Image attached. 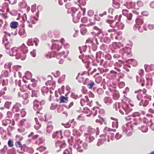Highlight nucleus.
<instances>
[{"label": "nucleus", "instance_id": "052dcab7", "mask_svg": "<svg viewBox=\"0 0 154 154\" xmlns=\"http://www.w3.org/2000/svg\"><path fill=\"white\" fill-rule=\"evenodd\" d=\"M71 126V125L69 124L68 123H67L66 124H65V125L64 126V127L66 128H68L70 127Z\"/></svg>", "mask_w": 154, "mask_h": 154}, {"label": "nucleus", "instance_id": "9b49d317", "mask_svg": "<svg viewBox=\"0 0 154 154\" xmlns=\"http://www.w3.org/2000/svg\"><path fill=\"white\" fill-rule=\"evenodd\" d=\"M53 126L51 125H48L47 127L46 131L48 133H50L53 130Z\"/></svg>", "mask_w": 154, "mask_h": 154}, {"label": "nucleus", "instance_id": "4be33fe9", "mask_svg": "<svg viewBox=\"0 0 154 154\" xmlns=\"http://www.w3.org/2000/svg\"><path fill=\"white\" fill-rule=\"evenodd\" d=\"M12 109L13 112L14 111L15 112H17L19 111V107L16 105H15L13 106Z\"/></svg>", "mask_w": 154, "mask_h": 154}, {"label": "nucleus", "instance_id": "8fccbe9b", "mask_svg": "<svg viewBox=\"0 0 154 154\" xmlns=\"http://www.w3.org/2000/svg\"><path fill=\"white\" fill-rule=\"evenodd\" d=\"M83 146L85 149H87L88 148V145L86 143H84L83 145Z\"/></svg>", "mask_w": 154, "mask_h": 154}, {"label": "nucleus", "instance_id": "dca6fc26", "mask_svg": "<svg viewBox=\"0 0 154 154\" xmlns=\"http://www.w3.org/2000/svg\"><path fill=\"white\" fill-rule=\"evenodd\" d=\"M38 91H35V90H32V94L31 97H38Z\"/></svg>", "mask_w": 154, "mask_h": 154}, {"label": "nucleus", "instance_id": "7c9ffc66", "mask_svg": "<svg viewBox=\"0 0 154 154\" xmlns=\"http://www.w3.org/2000/svg\"><path fill=\"white\" fill-rule=\"evenodd\" d=\"M8 84V80L7 79H4L2 82V85L3 86H6Z\"/></svg>", "mask_w": 154, "mask_h": 154}, {"label": "nucleus", "instance_id": "aec40b11", "mask_svg": "<svg viewBox=\"0 0 154 154\" xmlns=\"http://www.w3.org/2000/svg\"><path fill=\"white\" fill-rule=\"evenodd\" d=\"M28 97V94L26 93H23L22 94V97L25 100H27V101H28V100H27V98Z\"/></svg>", "mask_w": 154, "mask_h": 154}, {"label": "nucleus", "instance_id": "0e129e2a", "mask_svg": "<svg viewBox=\"0 0 154 154\" xmlns=\"http://www.w3.org/2000/svg\"><path fill=\"white\" fill-rule=\"evenodd\" d=\"M71 10L73 12V13H75L76 12V11H77V9H76V8H71Z\"/></svg>", "mask_w": 154, "mask_h": 154}, {"label": "nucleus", "instance_id": "774afa93", "mask_svg": "<svg viewBox=\"0 0 154 154\" xmlns=\"http://www.w3.org/2000/svg\"><path fill=\"white\" fill-rule=\"evenodd\" d=\"M73 104H74V103L73 102H71L70 103V104L68 108H70L73 105Z\"/></svg>", "mask_w": 154, "mask_h": 154}, {"label": "nucleus", "instance_id": "bf43d9fd", "mask_svg": "<svg viewBox=\"0 0 154 154\" xmlns=\"http://www.w3.org/2000/svg\"><path fill=\"white\" fill-rule=\"evenodd\" d=\"M83 102H85V100L84 99H82L81 100L80 103L82 106H83Z\"/></svg>", "mask_w": 154, "mask_h": 154}, {"label": "nucleus", "instance_id": "c9c22d12", "mask_svg": "<svg viewBox=\"0 0 154 154\" xmlns=\"http://www.w3.org/2000/svg\"><path fill=\"white\" fill-rule=\"evenodd\" d=\"M36 6V4H35L32 6L31 10L32 12H34V11L35 10Z\"/></svg>", "mask_w": 154, "mask_h": 154}, {"label": "nucleus", "instance_id": "6ab92c4d", "mask_svg": "<svg viewBox=\"0 0 154 154\" xmlns=\"http://www.w3.org/2000/svg\"><path fill=\"white\" fill-rule=\"evenodd\" d=\"M113 3L115 5L114 7L116 8H119L120 5L119 3L116 1L115 0H113Z\"/></svg>", "mask_w": 154, "mask_h": 154}, {"label": "nucleus", "instance_id": "f03ea898", "mask_svg": "<svg viewBox=\"0 0 154 154\" xmlns=\"http://www.w3.org/2000/svg\"><path fill=\"white\" fill-rule=\"evenodd\" d=\"M122 14L127 17V19L130 20L132 19V14L131 13H129L128 10L126 9H123L122 11Z\"/></svg>", "mask_w": 154, "mask_h": 154}, {"label": "nucleus", "instance_id": "09e8293b", "mask_svg": "<svg viewBox=\"0 0 154 154\" xmlns=\"http://www.w3.org/2000/svg\"><path fill=\"white\" fill-rule=\"evenodd\" d=\"M154 27L153 25L149 24L148 25V28L150 30H152L154 29Z\"/></svg>", "mask_w": 154, "mask_h": 154}, {"label": "nucleus", "instance_id": "1a4fd4ad", "mask_svg": "<svg viewBox=\"0 0 154 154\" xmlns=\"http://www.w3.org/2000/svg\"><path fill=\"white\" fill-rule=\"evenodd\" d=\"M136 24L138 26H140V25L142 24L143 23V20L140 18H137L136 20Z\"/></svg>", "mask_w": 154, "mask_h": 154}, {"label": "nucleus", "instance_id": "bb28decb", "mask_svg": "<svg viewBox=\"0 0 154 154\" xmlns=\"http://www.w3.org/2000/svg\"><path fill=\"white\" fill-rule=\"evenodd\" d=\"M21 51L24 54H26L27 53L28 50L27 49V48L26 46H25L24 48H23L21 49Z\"/></svg>", "mask_w": 154, "mask_h": 154}, {"label": "nucleus", "instance_id": "13d9d810", "mask_svg": "<svg viewBox=\"0 0 154 154\" xmlns=\"http://www.w3.org/2000/svg\"><path fill=\"white\" fill-rule=\"evenodd\" d=\"M148 104V102L147 100H145L143 104V106L144 107L146 106Z\"/></svg>", "mask_w": 154, "mask_h": 154}, {"label": "nucleus", "instance_id": "e433bc0d", "mask_svg": "<svg viewBox=\"0 0 154 154\" xmlns=\"http://www.w3.org/2000/svg\"><path fill=\"white\" fill-rule=\"evenodd\" d=\"M86 32L87 29H83L81 30V33L82 35H84L85 34Z\"/></svg>", "mask_w": 154, "mask_h": 154}, {"label": "nucleus", "instance_id": "f8f14e48", "mask_svg": "<svg viewBox=\"0 0 154 154\" xmlns=\"http://www.w3.org/2000/svg\"><path fill=\"white\" fill-rule=\"evenodd\" d=\"M11 120L9 119H7L5 120H3L2 121V124L5 126H6L8 124H11Z\"/></svg>", "mask_w": 154, "mask_h": 154}, {"label": "nucleus", "instance_id": "58836bf2", "mask_svg": "<svg viewBox=\"0 0 154 154\" xmlns=\"http://www.w3.org/2000/svg\"><path fill=\"white\" fill-rule=\"evenodd\" d=\"M101 78L100 77H98L96 79V82L98 83H100L101 81Z\"/></svg>", "mask_w": 154, "mask_h": 154}, {"label": "nucleus", "instance_id": "3c124183", "mask_svg": "<svg viewBox=\"0 0 154 154\" xmlns=\"http://www.w3.org/2000/svg\"><path fill=\"white\" fill-rule=\"evenodd\" d=\"M1 154H5V151L4 149H2L0 150Z\"/></svg>", "mask_w": 154, "mask_h": 154}, {"label": "nucleus", "instance_id": "f704fd0d", "mask_svg": "<svg viewBox=\"0 0 154 154\" xmlns=\"http://www.w3.org/2000/svg\"><path fill=\"white\" fill-rule=\"evenodd\" d=\"M36 50L33 49L32 51L30 52V54L32 57H35L36 56Z\"/></svg>", "mask_w": 154, "mask_h": 154}, {"label": "nucleus", "instance_id": "20e7f679", "mask_svg": "<svg viewBox=\"0 0 154 154\" xmlns=\"http://www.w3.org/2000/svg\"><path fill=\"white\" fill-rule=\"evenodd\" d=\"M17 48L16 47H14L11 48L10 55L11 56H15L17 54Z\"/></svg>", "mask_w": 154, "mask_h": 154}, {"label": "nucleus", "instance_id": "473e14b6", "mask_svg": "<svg viewBox=\"0 0 154 154\" xmlns=\"http://www.w3.org/2000/svg\"><path fill=\"white\" fill-rule=\"evenodd\" d=\"M27 44L29 46L33 45L32 39V38L29 39L28 42H27Z\"/></svg>", "mask_w": 154, "mask_h": 154}, {"label": "nucleus", "instance_id": "603ef678", "mask_svg": "<svg viewBox=\"0 0 154 154\" xmlns=\"http://www.w3.org/2000/svg\"><path fill=\"white\" fill-rule=\"evenodd\" d=\"M33 41L35 43V45L36 46H37L38 44V39L37 38H35V40H33Z\"/></svg>", "mask_w": 154, "mask_h": 154}, {"label": "nucleus", "instance_id": "6e6d98bb", "mask_svg": "<svg viewBox=\"0 0 154 154\" xmlns=\"http://www.w3.org/2000/svg\"><path fill=\"white\" fill-rule=\"evenodd\" d=\"M26 74L28 75L30 78L32 77V75L30 72L29 71H27L26 72Z\"/></svg>", "mask_w": 154, "mask_h": 154}, {"label": "nucleus", "instance_id": "de8ad7c7", "mask_svg": "<svg viewBox=\"0 0 154 154\" xmlns=\"http://www.w3.org/2000/svg\"><path fill=\"white\" fill-rule=\"evenodd\" d=\"M94 14V12L93 10H90L88 11V15L90 16H91Z\"/></svg>", "mask_w": 154, "mask_h": 154}, {"label": "nucleus", "instance_id": "79ce46f5", "mask_svg": "<svg viewBox=\"0 0 154 154\" xmlns=\"http://www.w3.org/2000/svg\"><path fill=\"white\" fill-rule=\"evenodd\" d=\"M94 19L97 21H100V17H99L98 15L96 14L94 15Z\"/></svg>", "mask_w": 154, "mask_h": 154}, {"label": "nucleus", "instance_id": "ddd939ff", "mask_svg": "<svg viewBox=\"0 0 154 154\" xmlns=\"http://www.w3.org/2000/svg\"><path fill=\"white\" fill-rule=\"evenodd\" d=\"M94 85V82L93 81L90 80L89 81L87 86L89 88L91 89L93 87Z\"/></svg>", "mask_w": 154, "mask_h": 154}, {"label": "nucleus", "instance_id": "423d86ee", "mask_svg": "<svg viewBox=\"0 0 154 154\" xmlns=\"http://www.w3.org/2000/svg\"><path fill=\"white\" fill-rule=\"evenodd\" d=\"M18 23L16 21H13L11 22L10 24V27L14 29L16 28L18 26Z\"/></svg>", "mask_w": 154, "mask_h": 154}, {"label": "nucleus", "instance_id": "6e6552de", "mask_svg": "<svg viewBox=\"0 0 154 154\" xmlns=\"http://www.w3.org/2000/svg\"><path fill=\"white\" fill-rule=\"evenodd\" d=\"M144 66L145 69L146 71H147V68L150 69L152 71H153L154 69V65L153 64H151L150 65L145 64Z\"/></svg>", "mask_w": 154, "mask_h": 154}, {"label": "nucleus", "instance_id": "c03bdc74", "mask_svg": "<svg viewBox=\"0 0 154 154\" xmlns=\"http://www.w3.org/2000/svg\"><path fill=\"white\" fill-rule=\"evenodd\" d=\"M33 104H34L33 108L34 110H36L37 109V108L39 107V105L38 104L35 103L34 102H33Z\"/></svg>", "mask_w": 154, "mask_h": 154}, {"label": "nucleus", "instance_id": "72a5a7b5", "mask_svg": "<svg viewBox=\"0 0 154 154\" xmlns=\"http://www.w3.org/2000/svg\"><path fill=\"white\" fill-rule=\"evenodd\" d=\"M97 92L99 94H101L103 93V90L102 89L99 88L97 90Z\"/></svg>", "mask_w": 154, "mask_h": 154}, {"label": "nucleus", "instance_id": "4d7b16f0", "mask_svg": "<svg viewBox=\"0 0 154 154\" xmlns=\"http://www.w3.org/2000/svg\"><path fill=\"white\" fill-rule=\"evenodd\" d=\"M98 117L101 122H103L105 123L104 120L99 115Z\"/></svg>", "mask_w": 154, "mask_h": 154}, {"label": "nucleus", "instance_id": "c85d7f7f", "mask_svg": "<svg viewBox=\"0 0 154 154\" xmlns=\"http://www.w3.org/2000/svg\"><path fill=\"white\" fill-rule=\"evenodd\" d=\"M8 146L10 147H12L14 146L13 142L12 140H8Z\"/></svg>", "mask_w": 154, "mask_h": 154}, {"label": "nucleus", "instance_id": "4468645a", "mask_svg": "<svg viewBox=\"0 0 154 154\" xmlns=\"http://www.w3.org/2000/svg\"><path fill=\"white\" fill-rule=\"evenodd\" d=\"M11 105V102L9 101H6L5 105L4 107L7 109H9Z\"/></svg>", "mask_w": 154, "mask_h": 154}, {"label": "nucleus", "instance_id": "a211bd4d", "mask_svg": "<svg viewBox=\"0 0 154 154\" xmlns=\"http://www.w3.org/2000/svg\"><path fill=\"white\" fill-rule=\"evenodd\" d=\"M137 28L138 29L140 32H143V30L140 29L141 26H138L137 25H135L133 27L134 29L135 30H136V28Z\"/></svg>", "mask_w": 154, "mask_h": 154}, {"label": "nucleus", "instance_id": "a878e982", "mask_svg": "<svg viewBox=\"0 0 154 154\" xmlns=\"http://www.w3.org/2000/svg\"><path fill=\"white\" fill-rule=\"evenodd\" d=\"M15 145L17 147H20L22 148L23 147V146L21 143V142L19 141H17L16 142Z\"/></svg>", "mask_w": 154, "mask_h": 154}, {"label": "nucleus", "instance_id": "a18cd8bd", "mask_svg": "<svg viewBox=\"0 0 154 154\" xmlns=\"http://www.w3.org/2000/svg\"><path fill=\"white\" fill-rule=\"evenodd\" d=\"M137 4L139 6H141L143 5V3L142 2L140 1H138L137 2Z\"/></svg>", "mask_w": 154, "mask_h": 154}, {"label": "nucleus", "instance_id": "338daca9", "mask_svg": "<svg viewBox=\"0 0 154 154\" xmlns=\"http://www.w3.org/2000/svg\"><path fill=\"white\" fill-rule=\"evenodd\" d=\"M75 13H73L72 14V16L73 17V22L75 23H76L77 22V21H76V22H75V21H74V20L75 19V17H74L75 16Z\"/></svg>", "mask_w": 154, "mask_h": 154}, {"label": "nucleus", "instance_id": "f3484780", "mask_svg": "<svg viewBox=\"0 0 154 154\" xmlns=\"http://www.w3.org/2000/svg\"><path fill=\"white\" fill-rule=\"evenodd\" d=\"M61 143V142L60 141H57H57L55 142V144H56V146H60V148H63V146H65L66 144L65 143H61V144H60V145H58V143Z\"/></svg>", "mask_w": 154, "mask_h": 154}, {"label": "nucleus", "instance_id": "393cba45", "mask_svg": "<svg viewBox=\"0 0 154 154\" xmlns=\"http://www.w3.org/2000/svg\"><path fill=\"white\" fill-rule=\"evenodd\" d=\"M94 139V137L93 136H90L88 138L86 139L87 141L89 142H92Z\"/></svg>", "mask_w": 154, "mask_h": 154}, {"label": "nucleus", "instance_id": "a19ab883", "mask_svg": "<svg viewBox=\"0 0 154 154\" xmlns=\"http://www.w3.org/2000/svg\"><path fill=\"white\" fill-rule=\"evenodd\" d=\"M135 117L137 116H139L140 115V114L138 112H134L132 115H131Z\"/></svg>", "mask_w": 154, "mask_h": 154}, {"label": "nucleus", "instance_id": "f257e3e1", "mask_svg": "<svg viewBox=\"0 0 154 154\" xmlns=\"http://www.w3.org/2000/svg\"><path fill=\"white\" fill-rule=\"evenodd\" d=\"M62 132L61 131L54 132L52 136V138L53 139H61L62 137Z\"/></svg>", "mask_w": 154, "mask_h": 154}, {"label": "nucleus", "instance_id": "2eb2a0df", "mask_svg": "<svg viewBox=\"0 0 154 154\" xmlns=\"http://www.w3.org/2000/svg\"><path fill=\"white\" fill-rule=\"evenodd\" d=\"M35 122L36 124L37 125H38V126H34L35 128L36 129H39L40 127L41 126V124H39V123L38 122V119H37V118H35Z\"/></svg>", "mask_w": 154, "mask_h": 154}, {"label": "nucleus", "instance_id": "ea45409f", "mask_svg": "<svg viewBox=\"0 0 154 154\" xmlns=\"http://www.w3.org/2000/svg\"><path fill=\"white\" fill-rule=\"evenodd\" d=\"M8 71L7 70H5L3 72V73L2 75H3L5 77H7L8 76Z\"/></svg>", "mask_w": 154, "mask_h": 154}, {"label": "nucleus", "instance_id": "cd10ccee", "mask_svg": "<svg viewBox=\"0 0 154 154\" xmlns=\"http://www.w3.org/2000/svg\"><path fill=\"white\" fill-rule=\"evenodd\" d=\"M103 42L106 43H109L110 42V39L108 37H105L103 38Z\"/></svg>", "mask_w": 154, "mask_h": 154}, {"label": "nucleus", "instance_id": "680f3d73", "mask_svg": "<svg viewBox=\"0 0 154 154\" xmlns=\"http://www.w3.org/2000/svg\"><path fill=\"white\" fill-rule=\"evenodd\" d=\"M150 7L152 8H154V2H152L150 4Z\"/></svg>", "mask_w": 154, "mask_h": 154}, {"label": "nucleus", "instance_id": "864d4df0", "mask_svg": "<svg viewBox=\"0 0 154 154\" xmlns=\"http://www.w3.org/2000/svg\"><path fill=\"white\" fill-rule=\"evenodd\" d=\"M89 95L90 97H91L93 98L94 97V95L91 91H90L89 92Z\"/></svg>", "mask_w": 154, "mask_h": 154}, {"label": "nucleus", "instance_id": "0eeeda50", "mask_svg": "<svg viewBox=\"0 0 154 154\" xmlns=\"http://www.w3.org/2000/svg\"><path fill=\"white\" fill-rule=\"evenodd\" d=\"M68 100V97L63 96H61L60 97V102L62 103H66Z\"/></svg>", "mask_w": 154, "mask_h": 154}, {"label": "nucleus", "instance_id": "49530a36", "mask_svg": "<svg viewBox=\"0 0 154 154\" xmlns=\"http://www.w3.org/2000/svg\"><path fill=\"white\" fill-rule=\"evenodd\" d=\"M102 144V140L101 139H99L98 142L97 143V145L98 146H100Z\"/></svg>", "mask_w": 154, "mask_h": 154}, {"label": "nucleus", "instance_id": "37998d69", "mask_svg": "<svg viewBox=\"0 0 154 154\" xmlns=\"http://www.w3.org/2000/svg\"><path fill=\"white\" fill-rule=\"evenodd\" d=\"M15 56H16V58L17 59H19L21 57V54L20 53H17V54Z\"/></svg>", "mask_w": 154, "mask_h": 154}, {"label": "nucleus", "instance_id": "e2e57ef3", "mask_svg": "<svg viewBox=\"0 0 154 154\" xmlns=\"http://www.w3.org/2000/svg\"><path fill=\"white\" fill-rule=\"evenodd\" d=\"M142 14L144 16H147L148 15V13L146 11H143L142 12Z\"/></svg>", "mask_w": 154, "mask_h": 154}, {"label": "nucleus", "instance_id": "2f4dec72", "mask_svg": "<svg viewBox=\"0 0 154 154\" xmlns=\"http://www.w3.org/2000/svg\"><path fill=\"white\" fill-rule=\"evenodd\" d=\"M71 97L74 99H76L78 97V96L77 95L75 94L74 93L72 92Z\"/></svg>", "mask_w": 154, "mask_h": 154}, {"label": "nucleus", "instance_id": "4c0bfd02", "mask_svg": "<svg viewBox=\"0 0 154 154\" xmlns=\"http://www.w3.org/2000/svg\"><path fill=\"white\" fill-rule=\"evenodd\" d=\"M87 18L86 17H84L82 18L81 21L83 23H86L87 22Z\"/></svg>", "mask_w": 154, "mask_h": 154}, {"label": "nucleus", "instance_id": "c756f323", "mask_svg": "<svg viewBox=\"0 0 154 154\" xmlns=\"http://www.w3.org/2000/svg\"><path fill=\"white\" fill-rule=\"evenodd\" d=\"M122 137V134H120L118 132L117 133L115 136L116 139L118 140L121 138Z\"/></svg>", "mask_w": 154, "mask_h": 154}, {"label": "nucleus", "instance_id": "5fc2aeb1", "mask_svg": "<svg viewBox=\"0 0 154 154\" xmlns=\"http://www.w3.org/2000/svg\"><path fill=\"white\" fill-rule=\"evenodd\" d=\"M143 72L144 71L143 69H141L140 70L139 74L140 76L142 77L143 76Z\"/></svg>", "mask_w": 154, "mask_h": 154}, {"label": "nucleus", "instance_id": "9d476101", "mask_svg": "<svg viewBox=\"0 0 154 154\" xmlns=\"http://www.w3.org/2000/svg\"><path fill=\"white\" fill-rule=\"evenodd\" d=\"M104 102L106 103H111L112 102V100L111 98L109 97H105L103 100Z\"/></svg>", "mask_w": 154, "mask_h": 154}, {"label": "nucleus", "instance_id": "69168bd1", "mask_svg": "<svg viewBox=\"0 0 154 154\" xmlns=\"http://www.w3.org/2000/svg\"><path fill=\"white\" fill-rule=\"evenodd\" d=\"M113 20H106V22L109 24H111L113 22Z\"/></svg>", "mask_w": 154, "mask_h": 154}, {"label": "nucleus", "instance_id": "7ed1b4c3", "mask_svg": "<svg viewBox=\"0 0 154 154\" xmlns=\"http://www.w3.org/2000/svg\"><path fill=\"white\" fill-rule=\"evenodd\" d=\"M122 107L126 115H127L129 112L131 111L132 110V109L130 108L129 105L127 104H125V106L124 105H122Z\"/></svg>", "mask_w": 154, "mask_h": 154}, {"label": "nucleus", "instance_id": "39448f33", "mask_svg": "<svg viewBox=\"0 0 154 154\" xmlns=\"http://www.w3.org/2000/svg\"><path fill=\"white\" fill-rule=\"evenodd\" d=\"M112 92L115 93L113 95V99L115 100H117L120 97L118 91L115 89L113 90Z\"/></svg>", "mask_w": 154, "mask_h": 154}, {"label": "nucleus", "instance_id": "b1692460", "mask_svg": "<svg viewBox=\"0 0 154 154\" xmlns=\"http://www.w3.org/2000/svg\"><path fill=\"white\" fill-rule=\"evenodd\" d=\"M46 57L48 59H50L51 58V52H48L45 54Z\"/></svg>", "mask_w": 154, "mask_h": 154}, {"label": "nucleus", "instance_id": "412c9836", "mask_svg": "<svg viewBox=\"0 0 154 154\" xmlns=\"http://www.w3.org/2000/svg\"><path fill=\"white\" fill-rule=\"evenodd\" d=\"M41 90L43 93H47L48 91V88L46 87H43Z\"/></svg>", "mask_w": 154, "mask_h": 154}, {"label": "nucleus", "instance_id": "5701e85b", "mask_svg": "<svg viewBox=\"0 0 154 154\" xmlns=\"http://www.w3.org/2000/svg\"><path fill=\"white\" fill-rule=\"evenodd\" d=\"M63 154H72V151L71 149L69 150L66 149L63 152Z\"/></svg>", "mask_w": 154, "mask_h": 154}]
</instances>
